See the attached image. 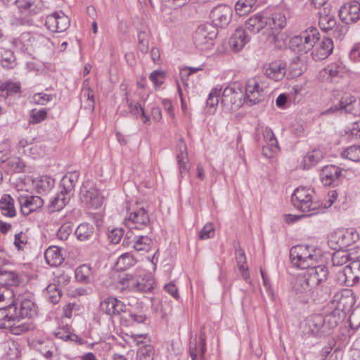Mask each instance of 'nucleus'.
<instances>
[{"label":"nucleus","instance_id":"obj_1","mask_svg":"<svg viewBox=\"0 0 360 360\" xmlns=\"http://www.w3.org/2000/svg\"><path fill=\"white\" fill-rule=\"evenodd\" d=\"M127 212L128 216L124 220L126 226L130 229L126 234L127 239L132 238L134 231H142L146 233H151L153 229L146 209L136 203L133 207H127Z\"/></svg>","mask_w":360,"mask_h":360},{"label":"nucleus","instance_id":"obj_2","mask_svg":"<svg viewBox=\"0 0 360 360\" xmlns=\"http://www.w3.org/2000/svg\"><path fill=\"white\" fill-rule=\"evenodd\" d=\"M291 200L296 209L303 212H309L307 216L314 215L322 208L321 203L315 200L314 191L309 188H297L294 191Z\"/></svg>","mask_w":360,"mask_h":360},{"label":"nucleus","instance_id":"obj_3","mask_svg":"<svg viewBox=\"0 0 360 360\" xmlns=\"http://www.w3.org/2000/svg\"><path fill=\"white\" fill-rule=\"evenodd\" d=\"M290 257L295 266L304 269L316 264L320 254L312 246L300 245L290 249Z\"/></svg>","mask_w":360,"mask_h":360},{"label":"nucleus","instance_id":"obj_4","mask_svg":"<svg viewBox=\"0 0 360 360\" xmlns=\"http://www.w3.org/2000/svg\"><path fill=\"white\" fill-rule=\"evenodd\" d=\"M217 35V30L210 24H203L198 27L193 34V42L196 48L205 51L212 48L214 39Z\"/></svg>","mask_w":360,"mask_h":360},{"label":"nucleus","instance_id":"obj_5","mask_svg":"<svg viewBox=\"0 0 360 360\" xmlns=\"http://www.w3.org/2000/svg\"><path fill=\"white\" fill-rule=\"evenodd\" d=\"M334 302H336V310H338L342 315L349 314L355 304L356 298L352 290L345 289L337 293L334 297Z\"/></svg>","mask_w":360,"mask_h":360},{"label":"nucleus","instance_id":"obj_6","mask_svg":"<svg viewBox=\"0 0 360 360\" xmlns=\"http://www.w3.org/2000/svg\"><path fill=\"white\" fill-rule=\"evenodd\" d=\"M233 10L231 6L221 4L214 7L210 13V18L216 27H226L231 22Z\"/></svg>","mask_w":360,"mask_h":360},{"label":"nucleus","instance_id":"obj_7","mask_svg":"<svg viewBox=\"0 0 360 360\" xmlns=\"http://www.w3.org/2000/svg\"><path fill=\"white\" fill-rule=\"evenodd\" d=\"M340 20L349 25L360 20V2L357 1L344 4L339 10Z\"/></svg>","mask_w":360,"mask_h":360},{"label":"nucleus","instance_id":"obj_8","mask_svg":"<svg viewBox=\"0 0 360 360\" xmlns=\"http://www.w3.org/2000/svg\"><path fill=\"white\" fill-rule=\"evenodd\" d=\"M339 279L347 286L360 283V260H353L340 274Z\"/></svg>","mask_w":360,"mask_h":360},{"label":"nucleus","instance_id":"obj_9","mask_svg":"<svg viewBox=\"0 0 360 360\" xmlns=\"http://www.w3.org/2000/svg\"><path fill=\"white\" fill-rule=\"evenodd\" d=\"M221 103L229 110H238L243 103L241 91L230 86L226 87L222 93Z\"/></svg>","mask_w":360,"mask_h":360},{"label":"nucleus","instance_id":"obj_10","mask_svg":"<svg viewBox=\"0 0 360 360\" xmlns=\"http://www.w3.org/2000/svg\"><path fill=\"white\" fill-rule=\"evenodd\" d=\"M17 198L20 205L21 212L24 215H28L30 213L42 207L44 205V200L37 195L20 194Z\"/></svg>","mask_w":360,"mask_h":360},{"label":"nucleus","instance_id":"obj_11","mask_svg":"<svg viewBox=\"0 0 360 360\" xmlns=\"http://www.w3.org/2000/svg\"><path fill=\"white\" fill-rule=\"evenodd\" d=\"M306 269L307 270L304 274L315 288L328 279V269L325 265L314 264Z\"/></svg>","mask_w":360,"mask_h":360},{"label":"nucleus","instance_id":"obj_12","mask_svg":"<svg viewBox=\"0 0 360 360\" xmlns=\"http://www.w3.org/2000/svg\"><path fill=\"white\" fill-rule=\"evenodd\" d=\"M264 89L260 87L255 78H251L246 82L245 101L252 105L260 102L264 96Z\"/></svg>","mask_w":360,"mask_h":360},{"label":"nucleus","instance_id":"obj_13","mask_svg":"<svg viewBox=\"0 0 360 360\" xmlns=\"http://www.w3.org/2000/svg\"><path fill=\"white\" fill-rule=\"evenodd\" d=\"M314 289V286L311 285L309 281L304 274L299 275L295 278L293 284V290L300 298L303 299L304 301H308Z\"/></svg>","mask_w":360,"mask_h":360},{"label":"nucleus","instance_id":"obj_14","mask_svg":"<svg viewBox=\"0 0 360 360\" xmlns=\"http://www.w3.org/2000/svg\"><path fill=\"white\" fill-rule=\"evenodd\" d=\"M342 169L335 165L325 166L320 174L321 180L324 186L338 185L341 177Z\"/></svg>","mask_w":360,"mask_h":360},{"label":"nucleus","instance_id":"obj_15","mask_svg":"<svg viewBox=\"0 0 360 360\" xmlns=\"http://www.w3.org/2000/svg\"><path fill=\"white\" fill-rule=\"evenodd\" d=\"M126 305L115 297H108L101 302L100 310L110 316L119 315L121 312L125 311Z\"/></svg>","mask_w":360,"mask_h":360},{"label":"nucleus","instance_id":"obj_16","mask_svg":"<svg viewBox=\"0 0 360 360\" xmlns=\"http://www.w3.org/2000/svg\"><path fill=\"white\" fill-rule=\"evenodd\" d=\"M263 71L266 77L278 82L282 80L285 75V65L281 61H274L265 65Z\"/></svg>","mask_w":360,"mask_h":360},{"label":"nucleus","instance_id":"obj_17","mask_svg":"<svg viewBox=\"0 0 360 360\" xmlns=\"http://www.w3.org/2000/svg\"><path fill=\"white\" fill-rule=\"evenodd\" d=\"M333 42L330 38L324 37L314 48L311 56L315 60H322L327 58L333 52Z\"/></svg>","mask_w":360,"mask_h":360},{"label":"nucleus","instance_id":"obj_18","mask_svg":"<svg viewBox=\"0 0 360 360\" xmlns=\"http://www.w3.org/2000/svg\"><path fill=\"white\" fill-rule=\"evenodd\" d=\"M325 319L321 314H314L306 319L305 326L314 336L326 335Z\"/></svg>","mask_w":360,"mask_h":360},{"label":"nucleus","instance_id":"obj_19","mask_svg":"<svg viewBox=\"0 0 360 360\" xmlns=\"http://www.w3.org/2000/svg\"><path fill=\"white\" fill-rule=\"evenodd\" d=\"M15 308L18 316L22 319H31L37 314V307L34 302L30 299L22 300L19 304H15L12 305Z\"/></svg>","mask_w":360,"mask_h":360},{"label":"nucleus","instance_id":"obj_20","mask_svg":"<svg viewBox=\"0 0 360 360\" xmlns=\"http://www.w3.org/2000/svg\"><path fill=\"white\" fill-rule=\"evenodd\" d=\"M81 198L89 207L94 209L100 207L103 202V196L95 187H91L88 190L82 191Z\"/></svg>","mask_w":360,"mask_h":360},{"label":"nucleus","instance_id":"obj_21","mask_svg":"<svg viewBox=\"0 0 360 360\" xmlns=\"http://www.w3.org/2000/svg\"><path fill=\"white\" fill-rule=\"evenodd\" d=\"M245 26L249 32L257 34L263 30L268 31V20L266 18L257 14L248 18Z\"/></svg>","mask_w":360,"mask_h":360},{"label":"nucleus","instance_id":"obj_22","mask_svg":"<svg viewBox=\"0 0 360 360\" xmlns=\"http://www.w3.org/2000/svg\"><path fill=\"white\" fill-rule=\"evenodd\" d=\"M20 282L21 278L17 272L0 269V288H5L8 290L11 287L19 285Z\"/></svg>","mask_w":360,"mask_h":360},{"label":"nucleus","instance_id":"obj_23","mask_svg":"<svg viewBox=\"0 0 360 360\" xmlns=\"http://www.w3.org/2000/svg\"><path fill=\"white\" fill-rule=\"evenodd\" d=\"M328 243L333 250H340L349 244L344 230H336L328 236Z\"/></svg>","mask_w":360,"mask_h":360},{"label":"nucleus","instance_id":"obj_24","mask_svg":"<svg viewBox=\"0 0 360 360\" xmlns=\"http://www.w3.org/2000/svg\"><path fill=\"white\" fill-rule=\"evenodd\" d=\"M250 41L244 29L238 28L229 39V45L234 51H238Z\"/></svg>","mask_w":360,"mask_h":360},{"label":"nucleus","instance_id":"obj_25","mask_svg":"<svg viewBox=\"0 0 360 360\" xmlns=\"http://www.w3.org/2000/svg\"><path fill=\"white\" fill-rule=\"evenodd\" d=\"M268 20V30H270L268 34L273 39H275L276 34L280 30L283 28L286 25V18L284 15L281 13L274 14L272 18H267Z\"/></svg>","mask_w":360,"mask_h":360},{"label":"nucleus","instance_id":"obj_26","mask_svg":"<svg viewBox=\"0 0 360 360\" xmlns=\"http://www.w3.org/2000/svg\"><path fill=\"white\" fill-rule=\"evenodd\" d=\"M143 233H139L138 231H134V238L132 241L127 242V245L131 243L132 247L136 251L148 250L152 243L151 238L148 236L149 233H146L143 231Z\"/></svg>","mask_w":360,"mask_h":360},{"label":"nucleus","instance_id":"obj_27","mask_svg":"<svg viewBox=\"0 0 360 360\" xmlns=\"http://www.w3.org/2000/svg\"><path fill=\"white\" fill-rule=\"evenodd\" d=\"M72 195L68 194L64 190L53 198L48 206L49 212H54L60 211L68 203Z\"/></svg>","mask_w":360,"mask_h":360},{"label":"nucleus","instance_id":"obj_28","mask_svg":"<svg viewBox=\"0 0 360 360\" xmlns=\"http://www.w3.org/2000/svg\"><path fill=\"white\" fill-rule=\"evenodd\" d=\"M319 30L313 27H310L302 32L299 37H302L303 43L308 51H311L315 46L316 43L319 40Z\"/></svg>","mask_w":360,"mask_h":360},{"label":"nucleus","instance_id":"obj_29","mask_svg":"<svg viewBox=\"0 0 360 360\" xmlns=\"http://www.w3.org/2000/svg\"><path fill=\"white\" fill-rule=\"evenodd\" d=\"M319 30L313 27H310L302 32L299 37H302L303 43L308 51H311L315 46L316 43L319 40Z\"/></svg>","mask_w":360,"mask_h":360},{"label":"nucleus","instance_id":"obj_30","mask_svg":"<svg viewBox=\"0 0 360 360\" xmlns=\"http://www.w3.org/2000/svg\"><path fill=\"white\" fill-rule=\"evenodd\" d=\"M13 320L11 325L12 327L9 328L8 330L11 333L19 335L33 328V326L30 322H22V317L18 316L17 312H13Z\"/></svg>","mask_w":360,"mask_h":360},{"label":"nucleus","instance_id":"obj_31","mask_svg":"<svg viewBox=\"0 0 360 360\" xmlns=\"http://www.w3.org/2000/svg\"><path fill=\"white\" fill-rule=\"evenodd\" d=\"M44 257L47 264L51 266H58L64 260L61 250L56 246L47 248L44 253Z\"/></svg>","mask_w":360,"mask_h":360},{"label":"nucleus","instance_id":"obj_32","mask_svg":"<svg viewBox=\"0 0 360 360\" xmlns=\"http://www.w3.org/2000/svg\"><path fill=\"white\" fill-rule=\"evenodd\" d=\"M339 103L340 104V108L345 112L354 115L358 114V110L356 109L358 103L354 96L349 94H345L341 97Z\"/></svg>","mask_w":360,"mask_h":360},{"label":"nucleus","instance_id":"obj_33","mask_svg":"<svg viewBox=\"0 0 360 360\" xmlns=\"http://www.w3.org/2000/svg\"><path fill=\"white\" fill-rule=\"evenodd\" d=\"M35 189L39 194H46L53 188L55 181L49 176H41L34 180Z\"/></svg>","mask_w":360,"mask_h":360},{"label":"nucleus","instance_id":"obj_34","mask_svg":"<svg viewBox=\"0 0 360 360\" xmlns=\"http://www.w3.org/2000/svg\"><path fill=\"white\" fill-rule=\"evenodd\" d=\"M138 277L139 276H133L129 274L120 275L117 281V287L121 290L136 291V285L139 284Z\"/></svg>","mask_w":360,"mask_h":360},{"label":"nucleus","instance_id":"obj_35","mask_svg":"<svg viewBox=\"0 0 360 360\" xmlns=\"http://www.w3.org/2000/svg\"><path fill=\"white\" fill-rule=\"evenodd\" d=\"M75 278L79 283L84 284L89 283L94 279V271L91 267L87 264L80 265L75 270Z\"/></svg>","mask_w":360,"mask_h":360},{"label":"nucleus","instance_id":"obj_36","mask_svg":"<svg viewBox=\"0 0 360 360\" xmlns=\"http://www.w3.org/2000/svg\"><path fill=\"white\" fill-rule=\"evenodd\" d=\"M330 10L324 7L323 11L319 12V24L321 28L325 31L333 30L336 25V20L334 16L329 15Z\"/></svg>","mask_w":360,"mask_h":360},{"label":"nucleus","instance_id":"obj_37","mask_svg":"<svg viewBox=\"0 0 360 360\" xmlns=\"http://www.w3.org/2000/svg\"><path fill=\"white\" fill-rule=\"evenodd\" d=\"M15 308L11 305L6 307L0 308V329H7L12 327V321L13 320V312Z\"/></svg>","mask_w":360,"mask_h":360},{"label":"nucleus","instance_id":"obj_38","mask_svg":"<svg viewBox=\"0 0 360 360\" xmlns=\"http://www.w3.org/2000/svg\"><path fill=\"white\" fill-rule=\"evenodd\" d=\"M0 210L6 217H13L15 215L14 200L8 194H4L0 200Z\"/></svg>","mask_w":360,"mask_h":360},{"label":"nucleus","instance_id":"obj_39","mask_svg":"<svg viewBox=\"0 0 360 360\" xmlns=\"http://www.w3.org/2000/svg\"><path fill=\"white\" fill-rule=\"evenodd\" d=\"M78 179L79 174L77 172L65 175L60 181L62 189L67 192L68 194L73 195L75 184Z\"/></svg>","mask_w":360,"mask_h":360},{"label":"nucleus","instance_id":"obj_40","mask_svg":"<svg viewBox=\"0 0 360 360\" xmlns=\"http://www.w3.org/2000/svg\"><path fill=\"white\" fill-rule=\"evenodd\" d=\"M179 153L176 155L179 172L182 176L183 174L188 171L186 164L188 161L187 148L186 143L181 140L179 143Z\"/></svg>","mask_w":360,"mask_h":360},{"label":"nucleus","instance_id":"obj_41","mask_svg":"<svg viewBox=\"0 0 360 360\" xmlns=\"http://www.w3.org/2000/svg\"><path fill=\"white\" fill-rule=\"evenodd\" d=\"M323 158V152L319 149H314L308 152L303 159L304 169H309L319 163Z\"/></svg>","mask_w":360,"mask_h":360},{"label":"nucleus","instance_id":"obj_42","mask_svg":"<svg viewBox=\"0 0 360 360\" xmlns=\"http://www.w3.org/2000/svg\"><path fill=\"white\" fill-rule=\"evenodd\" d=\"M344 316L338 310H333L330 314L323 316L325 319L324 326L326 333L328 330L333 329L338 326L339 323L342 320Z\"/></svg>","mask_w":360,"mask_h":360},{"label":"nucleus","instance_id":"obj_43","mask_svg":"<svg viewBox=\"0 0 360 360\" xmlns=\"http://www.w3.org/2000/svg\"><path fill=\"white\" fill-rule=\"evenodd\" d=\"M0 63L7 69H11L16 65L15 57L11 49L0 47Z\"/></svg>","mask_w":360,"mask_h":360},{"label":"nucleus","instance_id":"obj_44","mask_svg":"<svg viewBox=\"0 0 360 360\" xmlns=\"http://www.w3.org/2000/svg\"><path fill=\"white\" fill-rule=\"evenodd\" d=\"M94 227L88 223L79 224L75 230V234L79 240H89L94 234Z\"/></svg>","mask_w":360,"mask_h":360},{"label":"nucleus","instance_id":"obj_45","mask_svg":"<svg viewBox=\"0 0 360 360\" xmlns=\"http://www.w3.org/2000/svg\"><path fill=\"white\" fill-rule=\"evenodd\" d=\"M139 284L136 285V291L141 292H150L154 288V280L149 275L139 276Z\"/></svg>","mask_w":360,"mask_h":360},{"label":"nucleus","instance_id":"obj_46","mask_svg":"<svg viewBox=\"0 0 360 360\" xmlns=\"http://www.w3.org/2000/svg\"><path fill=\"white\" fill-rule=\"evenodd\" d=\"M62 292L58 289L56 284L51 283L46 289V299L53 304H57L61 297Z\"/></svg>","mask_w":360,"mask_h":360},{"label":"nucleus","instance_id":"obj_47","mask_svg":"<svg viewBox=\"0 0 360 360\" xmlns=\"http://www.w3.org/2000/svg\"><path fill=\"white\" fill-rule=\"evenodd\" d=\"M352 259H353V258H352L351 254L340 250H337L332 255V263L333 266H340L344 265Z\"/></svg>","mask_w":360,"mask_h":360},{"label":"nucleus","instance_id":"obj_48","mask_svg":"<svg viewBox=\"0 0 360 360\" xmlns=\"http://www.w3.org/2000/svg\"><path fill=\"white\" fill-rule=\"evenodd\" d=\"M236 260L240 271L248 270L246 257L244 250L241 248L239 242L234 243Z\"/></svg>","mask_w":360,"mask_h":360},{"label":"nucleus","instance_id":"obj_49","mask_svg":"<svg viewBox=\"0 0 360 360\" xmlns=\"http://www.w3.org/2000/svg\"><path fill=\"white\" fill-rule=\"evenodd\" d=\"M136 262V260L132 255L130 253H124L118 257L116 266L120 270H125L132 266Z\"/></svg>","mask_w":360,"mask_h":360},{"label":"nucleus","instance_id":"obj_50","mask_svg":"<svg viewBox=\"0 0 360 360\" xmlns=\"http://www.w3.org/2000/svg\"><path fill=\"white\" fill-rule=\"evenodd\" d=\"M342 157L353 162H360V145H354L342 153Z\"/></svg>","mask_w":360,"mask_h":360},{"label":"nucleus","instance_id":"obj_51","mask_svg":"<svg viewBox=\"0 0 360 360\" xmlns=\"http://www.w3.org/2000/svg\"><path fill=\"white\" fill-rule=\"evenodd\" d=\"M290 47L295 52L300 53H307L308 52L305 44L303 43L302 37L299 35L293 37L290 41Z\"/></svg>","mask_w":360,"mask_h":360},{"label":"nucleus","instance_id":"obj_52","mask_svg":"<svg viewBox=\"0 0 360 360\" xmlns=\"http://www.w3.org/2000/svg\"><path fill=\"white\" fill-rule=\"evenodd\" d=\"M139 360H153L154 349L151 345H145L141 347L137 353Z\"/></svg>","mask_w":360,"mask_h":360},{"label":"nucleus","instance_id":"obj_53","mask_svg":"<svg viewBox=\"0 0 360 360\" xmlns=\"http://www.w3.org/2000/svg\"><path fill=\"white\" fill-rule=\"evenodd\" d=\"M7 166L10 170L13 172H22L25 167V163L19 158L14 157L10 158L6 162Z\"/></svg>","mask_w":360,"mask_h":360},{"label":"nucleus","instance_id":"obj_54","mask_svg":"<svg viewBox=\"0 0 360 360\" xmlns=\"http://www.w3.org/2000/svg\"><path fill=\"white\" fill-rule=\"evenodd\" d=\"M221 89H213L210 93L207 100V107L210 110L214 109L219 103Z\"/></svg>","mask_w":360,"mask_h":360},{"label":"nucleus","instance_id":"obj_55","mask_svg":"<svg viewBox=\"0 0 360 360\" xmlns=\"http://www.w3.org/2000/svg\"><path fill=\"white\" fill-rule=\"evenodd\" d=\"M127 102L130 109V112L133 115H138L139 112H141V117L144 118L143 122L148 123L150 121V117L145 114L143 108L139 103H136L135 105H133L131 102H129L128 98H127Z\"/></svg>","mask_w":360,"mask_h":360},{"label":"nucleus","instance_id":"obj_56","mask_svg":"<svg viewBox=\"0 0 360 360\" xmlns=\"http://www.w3.org/2000/svg\"><path fill=\"white\" fill-rule=\"evenodd\" d=\"M47 117V112L42 109L39 110H32L30 113L29 122L30 124L39 123L44 120Z\"/></svg>","mask_w":360,"mask_h":360},{"label":"nucleus","instance_id":"obj_57","mask_svg":"<svg viewBox=\"0 0 360 360\" xmlns=\"http://www.w3.org/2000/svg\"><path fill=\"white\" fill-rule=\"evenodd\" d=\"M57 22L58 26V32H62L63 31H65L70 26V21L66 15H65L62 11L58 12L57 15Z\"/></svg>","mask_w":360,"mask_h":360},{"label":"nucleus","instance_id":"obj_58","mask_svg":"<svg viewBox=\"0 0 360 360\" xmlns=\"http://www.w3.org/2000/svg\"><path fill=\"white\" fill-rule=\"evenodd\" d=\"M57 15L58 12H54L53 13L49 15L46 17L45 25L46 26L47 29L53 32H58V26L57 22Z\"/></svg>","mask_w":360,"mask_h":360},{"label":"nucleus","instance_id":"obj_59","mask_svg":"<svg viewBox=\"0 0 360 360\" xmlns=\"http://www.w3.org/2000/svg\"><path fill=\"white\" fill-rule=\"evenodd\" d=\"M235 11L238 15L243 16L249 14L252 8L243 0H238L235 5Z\"/></svg>","mask_w":360,"mask_h":360},{"label":"nucleus","instance_id":"obj_60","mask_svg":"<svg viewBox=\"0 0 360 360\" xmlns=\"http://www.w3.org/2000/svg\"><path fill=\"white\" fill-rule=\"evenodd\" d=\"M214 236V228L212 223H207L199 232V238L201 240L211 238Z\"/></svg>","mask_w":360,"mask_h":360},{"label":"nucleus","instance_id":"obj_61","mask_svg":"<svg viewBox=\"0 0 360 360\" xmlns=\"http://www.w3.org/2000/svg\"><path fill=\"white\" fill-rule=\"evenodd\" d=\"M72 230V226L70 223H65L59 228L57 236L60 240H67Z\"/></svg>","mask_w":360,"mask_h":360},{"label":"nucleus","instance_id":"obj_62","mask_svg":"<svg viewBox=\"0 0 360 360\" xmlns=\"http://www.w3.org/2000/svg\"><path fill=\"white\" fill-rule=\"evenodd\" d=\"M1 89L6 95L10 96L13 94H17L20 91V86L18 83L8 82L1 85Z\"/></svg>","mask_w":360,"mask_h":360},{"label":"nucleus","instance_id":"obj_63","mask_svg":"<svg viewBox=\"0 0 360 360\" xmlns=\"http://www.w3.org/2000/svg\"><path fill=\"white\" fill-rule=\"evenodd\" d=\"M28 243V238L27 235L22 232L17 233L14 236V245L18 250H22V245H27Z\"/></svg>","mask_w":360,"mask_h":360},{"label":"nucleus","instance_id":"obj_64","mask_svg":"<svg viewBox=\"0 0 360 360\" xmlns=\"http://www.w3.org/2000/svg\"><path fill=\"white\" fill-rule=\"evenodd\" d=\"M124 231L122 229H113L108 233L110 243L117 244L123 236Z\"/></svg>","mask_w":360,"mask_h":360}]
</instances>
